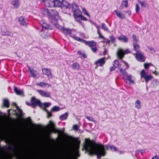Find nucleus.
Listing matches in <instances>:
<instances>
[{"instance_id":"c9c22d12","label":"nucleus","mask_w":159,"mask_h":159,"mask_svg":"<svg viewBox=\"0 0 159 159\" xmlns=\"http://www.w3.org/2000/svg\"><path fill=\"white\" fill-rule=\"evenodd\" d=\"M14 104L16 106V108L18 110V112L20 113V115L21 116H23L24 114L23 113L22 110L21 109H20L19 108V107L18 106H17L16 104L15 103H14Z\"/></svg>"},{"instance_id":"0eeeda50","label":"nucleus","mask_w":159,"mask_h":159,"mask_svg":"<svg viewBox=\"0 0 159 159\" xmlns=\"http://www.w3.org/2000/svg\"><path fill=\"white\" fill-rule=\"evenodd\" d=\"M17 19L20 22V24L25 27H27L28 23L25 19L23 16H21L17 18Z\"/></svg>"},{"instance_id":"0e129e2a","label":"nucleus","mask_w":159,"mask_h":159,"mask_svg":"<svg viewBox=\"0 0 159 159\" xmlns=\"http://www.w3.org/2000/svg\"><path fill=\"white\" fill-rule=\"evenodd\" d=\"M151 159H159V158L157 156L155 157H154Z\"/></svg>"},{"instance_id":"f03ea898","label":"nucleus","mask_w":159,"mask_h":159,"mask_svg":"<svg viewBox=\"0 0 159 159\" xmlns=\"http://www.w3.org/2000/svg\"><path fill=\"white\" fill-rule=\"evenodd\" d=\"M129 53H130V52L129 51L128 49L124 51L122 49L118 48L116 52V54L119 58L121 59L124 57L125 54H128Z\"/></svg>"},{"instance_id":"5fc2aeb1","label":"nucleus","mask_w":159,"mask_h":159,"mask_svg":"<svg viewBox=\"0 0 159 159\" xmlns=\"http://www.w3.org/2000/svg\"><path fill=\"white\" fill-rule=\"evenodd\" d=\"M85 117L87 119L90 121H94V119L92 117L87 116Z\"/></svg>"},{"instance_id":"bf43d9fd","label":"nucleus","mask_w":159,"mask_h":159,"mask_svg":"<svg viewBox=\"0 0 159 159\" xmlns=\"http://www.w3.org/2000/svg\"><path fill=\"white\" fill-rule=\"evenodd\" d=\"M122 61L125 64L126 66V69H128L129 68V65L128 64V63L126 62L124 60H122Z\"/></svg>"},{"instance_id":"7c9ffc66","label":"nucleus","mask_w":159,"mask_h":159,"mask_svg":"<svg viewBox=\"0 0 159 159\" xmlns=\"http://www.w3.org/2000/svg\"><path fill=\"white\" fill-rule=\"evenodd\" d=\"M145 77V78H144V79L145 80V82L147 84H148L149 81L150 80L153 78V77L151 75H148Z\"/></svg>"},{"instance_id":"ddd939ff","label":"nucleus","mask_w":159,"mask_h":159,"mask_svg":"<svg viewBox=\"0 0 159 159\" xmlns=\"http://www.w3.org/2000/svg\"><path fill=\"white\" fill-rule=\"evenodd\" d=\"M83 43L86 45H88L91 48L96 45V43L93 41H86V40H83Z\"/></svg>"},{"instance_id":"dca6fc26","label":"nucleus","mask_w":159,"mask_h":159,"mask_svg":"<svg viewBox=\"0 0 159 159\" xmlns=\"http://www.w3.org/2000/svg\"><path fill=\"white\" fill-rule=\"evenodd\" d=\"M118 39L119 40L125 43H127L128 42V38L124 35H122L119 37Z\"/></svg>"},{"instance_id":"a19ab883","label":"nucleus","mask_w":159,"mask_h":159,"mask_svg":"<svg viewBox=\"0 0 159 159\" xmlns=\"http://www.w3.org/2000/svg\"><path fill=\"white\" fill-rule=\"evenodd\" d=\"M119 70L121 72V74L127 76V73L125 69H120Z\"/></svg>"},{"instance_id":"2eb2a0df","label":"nucleus","mask_w":159,"mask_h":159,"mask_svg":"<svg viewBox=\"0 0 159 159\" xmlns=\"http://www.w3.org/2000/svg\"><path fill=\"white\" fill-rule=\"evenodd\" d=\"M28 69L31 76L34 78H36L37 75L38 74L37 71L36 70H34L33 69H31L29 66H28Z\"/></svg>"},{"instance_id":"338daca9","label":"nucleus","mask_w":159,"mask_h":159,"mask_svg":"<svg viewBox=\"0 0 159 159\" xmlns=\"http://www.w3.org/2000/svg\"><path fill=\"white\" fill-rule=\"evenodd\" d=\"M126 13H127L129 15H130L131 14V11H127Z\"/></svg>"},{"instance_id":"20e7f679","label":"nucleus","mask_w":159,"mask_h":159,"mask_svg":"<svg viewBox=\"0 0 159 159\" xmlns=\"http://www.w3.org/2000/svg\"><path fill=\"white\" fill-rule=\"evenodd\" d=\"M134 55L136 56V58L138 61L140 62H143L145 61L146 58L144 56L143 53L141 51L136 53Z\"/></svg>"},{"instance_id":"f704fd0d","label":"nucleus","mask_w":159,"mask_h":159,"mask_svg":"<svg viewBox=\"0 0 159 159\" xmlns=\"http://www.w3.org/2000/svg\"><path fill=\"white\" fill-rule=\"evenodd\" d=\"M135 105L136 108L139 109L141 108L140 102L139 100H138L135 103Z\"/></svg>"},{"instance_id":"58836bf2","label":"nucleus","mask_w":159,"mask_h":159,"mask_svg":"<svg viewBox=\"0 0 159 159\" xmlns=\"http://www.w3.org/2000/svg\"><path fill=\"white\" fill-rule=\"evenodd\" d=\"M159 84V81L156 79H154L151 83L152 84H153V87L157 86Z\"/></svg>"},{"instance_id":"5701e85b","label":"nucleus","mask_w":159,"mask_h":159,"mask_svg":"<svg viewBox=\"0 0 159 159\" xmlns=\"http://www.w3.org/2000/svg\"><path fill=\"white\" fill-rule=\"evenodd\" d=\"M42 13H43L44 15L46 16H51V14L49 12L48 10V9H43L42 11Z\"/></svg>"},{"instance_id":"9b49d317","label":"nucleus","mask_w":159,"mask_h":159,"mask_svg":"<svg viewBox=\"0 0 159 159\" xmlns=\"http://www.w3.org/2000/svg\"><path fill=\"white\" fill-rule=\"evenodd\" d=\"M73 155V153L70 151L65 152L63 154V157L66 159H70Z\"/></svg>"},{"instance_id":"cd10ccee","label":"nucleus","mask_w":159,"mask_h":159,"mask_svg":"<svg viewBox=\"0 0 159 159\" xmlns=\"http://www.w3.org/2000/svg\"><path fill=\"white\" fill-rule=\"evenodd\" d=\"M74 15V16H80L82 15L81 11L79 9H76L73 11Z\"/></svg>"},{"instance_id":"37998d69","label":"nucleus","mask_w":159,"mask_h":159,"mask_svg":"<svg viewBox=\"0 0 159 159\" xmlns=\"http://www.w3.org/2000/svg\"><path fill=\"white\" fill-rule=\"evenodd\" d=\"M60 110V107L57 106L53 107L52 109V111H57Z\"/></svg>"},{"instance_id":"052dcab7","label":"nucleus","mask_w":159,"mask_h":159,"mask_svg":"<svg viewBox=\"0 0 159 159\" xmlns=\"http://www.w3.org/2000/svg\"><path fill=\"white\" fill-rule=\"evenodd\" d=\"M116 68V67H115V66H113L112 67H110V70L111 71H113L115 69V68Z\"/></svg>"},{"instance_id":"49530a36","label":"nucleus","mask_w":159,"mask_h":159,"mask_svg":"<svg viewBox=\"0 0 159 159\" xmlns=\"http://www.w3.org/2000/svg\"><path fill=\"white\" fill-rule=\"evenodd\" d=\"M54 26L55 27L60 30H63V27L62 26L60 25L57 24H54Z\"/></svg>"},{"instance_id":"f8f14e48","label":"nucleus","mask_w":159,"mask_h":159,"mask_svg":"<svg viewBox=\"0 0 159 159\" xmlns=\"http://www.w3.org/2000/svg\"><path fill=\"white\" fill-rule=\"evenodd\" d=\"M45 6L48 7H54V1H42Z\"/></svg>"},{"instance_id":"a878e982","label":"nucleus","mask_w":159,"mask_h":159,"mask_svg":"<svg viewBox=\"0 0 159 159\" xmlns=\"http://www.w3.org/2000/svg\"><path fill=\"white\" fill-rule=\"evenodd\" d=\"M128 6V1H123L122 2L120 6V8L122 9L124 7H127Z\"/></svg>"},{"instance_id":"9d476101","label":"nucleus","mask_w":159,"mask_h":159,"mask_svg":"<svg viewBox=\"0 0 159 159\" xmlns=\"http://www.w3.org/2000/svg\"><path fill=\"white\" fill-rule=\"evenodd\" d=\"M42 72L43 74L47 75L49 78H52V75L51 72V70L50 69H42Z\"/></svg>"},{"instance_id":"423d86ee","label":"nucleus","mask_w":159,"mask_h":159,"mask_svg":"<svg viewBox=\"0 0 159 159\" xmlns=\"http://www.w3.org/2000/svg\"><path fill=\"white\" fill-rule=\"evenodd\" d=\"M36 91L42 97L51 98V95L50 93L48 91L39 89H37Z\"/></svg>"},{"instance_id":"4c0bfd02","label":"nucleus","mask_w":159,"mask_h":159,"mask_svg":"<svg viewBox=\"0 0 159 159\" xmlns=\"http://www.w3.org/2000/svg\"><path fill=\"white\" fill-rule=\"evenodd\" d=\"M2 33L3 35L10 36L11 34V33L7 30L5 31H2Z\"/></svg>"},{"instance_id":"aec40b11","label":"nucleus","mask_w":159,"mask_h":159,"mask_svg":"<svg viewBox=\"0 0 159 159\" xmlns=\"http://www.w3.org/2000/svg\"><path fill=\"white\" fill-rule=\"evenodd\" d=\"M133 46L134 50L136 52V53H137L141 51L139 49V46L137 43H133Z\"/></svg>"},{"instance_id":"774afa93","label":"nucleus","mask_w":159,"mask_h":159,"mask_svg":"<svg viewBox=\"0 0 159 159\" xmlns=\"http://www.w3.org/2000/svg\"><path fill=\"white\" fill-rule=\"evenodd\" d=\"M153 73L154 74H155L156 75H157L158 74V73L157 72L156 70H155L153 72Z\"/></svg>"},{"instance_id":"864d4df0","label":"nucleus","mask_w":159,"mask_h":159,"mask_svg":"<svg viewBox=\"0 0 159 159\" xmlns=\"http://www.w3.org/2000/svg\"><path fill=\"white\" fill-rule=\"evenodd\" d=\"M150 65H152L151 63H145L144 64V68L146 70L148 68Z\"/></svg>"},{"instance_id":"f3484780","label":"nucleus","mask_w":159,"mask_h":159,"mask_svg":"<svg viewBox=\"0 0 159 159\" xmlns=\"http://www.w3.org/2000/svg\"><path fill=\"white\" fill-rule=\"evenodd\" d=\"M62 8L65 7L66 8H70L71 7V5L66 1H62Z\"/></svg>"},{"instance_id":"69168bd1","label":"nucleus","mask_w":159,"mask_h":159,"mask_svg":"<svg viewBox=\"0 0 159 159\" xmlns=\"http://www.w3.org/2000/svg\"><path fill=\"white\" fill-rule=\"evenodd\" d=\"M99 37L101 38H102L103 39H104V38L103 36H102L101 34H99Z\"/></svg>"},{"instance_id":"c03bdc74","label":"nucleus","mask_w":159,"mask_h":159,"mask_svg":"<svg viewBox=\"0 0 159 159\" xmlns=\"http://www.w3.org/2000/svg\"><path fill=\"white\" fill-rule=\"evenodd\" d=\"M79 9L78 5L75 3H73L72 9L73 11H74L76 9Z\"/></svg>"},{"instance_id":"de8ad7c7","label":"nucleus","mask_w":159,"mask_h":159,"mask_svg":"<svg viewBox=\"0 0 159 159\" xmlns=\"http://www.w3.org/2000/svg\"><path fill=\"white\" fill-rule=\"evenodd\" d=\"M132 37L133 38V43H137L138 42V40L137 39V38H136V36L135 35L133 34L132 35Z\"/></svg>"},{"instance_id":"2f4dec72","label":"nucleus","mask_w":159,"mask_h":159,"mask_svg":"<svg viewBox=\"0 0 159 159\" xmlns=\"http://www.w3.org/2000/svg\"><path fill=\"white\" fill-rule=\"evenodd\" d=\"M72 66L73 69L78 70L80 68V66L79 64L77 63H75L72 65Z\"/></svg>"},{"instance_id":"39448f33","label":"nucleus","mask_w":159,"mask_h":159,"mask_svg":"<svg viewBox=\"0 0 159 159\" xmlns=\"http://www.w3.org/2000/svg\"><path fill=\"white\" fill-rule=\"evenodd\" d=\"M42 106L40 108L43 109V110L46 111L48 115V117H51L52 115L51 112H49L46 108L50 106L51 105V103L49 102H45L42 103Z\"/></svg>"},{"instance_id":"4be33fe9","label":"nucleus","mask_w":159,"mask_h":159,"mask_svg":"<svg viewBox=\"0 0 159 159\" xmlns=\"http://www.w3.org/2000/svg\"><path fill=\"white\" fill-rule=\"evenodd\" d=\"M54 1V6L59 7L62 8V1Z\"/></svg>"},{"instance_id":"7ed1b4c3","label":"nucleus","mask_w":159,"mask_h":159,"mask_svg":"<svg viewBox=\"0 0 159 159\" xmlns=\"http://www.w3.org/2000/svg\"><path fill=\"white\" fill-rule=\"evenodd\" d=\"M31 105L34 106H39L40 107L42 106L41 101L39 100L36 99L34 97L31 98Z\"/></svg>"},{"instance_id":"b1692460","label":"nucleus","mask_w":159,"mask_h":159,"mask_svg":"<svg viewBox=\"0 0 159 159\" xmlns=\"http://www.w3.org/2000/svg\"><path fill=\"white\" fill-rule=\"evenodd\" d=\"M63 32L66 34H68L70 37H72L71 30L68 29H63Z\"/></svg>"},{"instance_id":"bb28decb","label":"nucleus","mask_w":159,"mask_h":159,"mask_svg":"<svg viewBox=\"0 0 159 159\" xmlns=\"http://www.w3.org/2000/svg\"><path fill=\"white\" fill-rule=\"evenodd\" d=\"M19 1H11V3L13 5L14 8H17L19 6Z\"/></svg>"},{"instance_id":"e433bc0d","label":"nucleus","mask_w":159,"mask_h":159,"mask_svg":"<svg viewBox=\"0 0 159 159\" xmlns=\"http://www.w3.org/2000/svg\"><path fill=\"white\" fill-rule=\"evenodd\" d=\"M147 75V73L144 70H142L141 72V76L142 78H143L144 79L145 78V77H146Z\"/></svg>"},{"instance_id":"79ce46f5","label":"nucleus","mask_w":159,"mask_h":159,"mask_svg":"<svg viewBox=\"0 0 159 159\" xmlns=\"http://www.w3.org/2000/svg\"><path fill=\"white\" fill-rule=\"evenodd\" d=\"M77 53L78 55L83 57L84 58H86L87 57L85 54L84 53L82 52L81 51H78Z\"/></svg>"},{"instance_id":"393cba45","label":"nucleus","mask_w":159,"mask_h":159,"mask_svg":"<svg viewBox=\"0 0 159 159\" xmlns=\"http://www.w3.org/2000/svg\"><path fill=\"white\" fill-rule=\"evenodd\" d=\"M69 113L68 112L62 114L60 116V119L61 120H63L66 119Z\"/></svg>"},{"instance_id":"e2e57ef3","label":"nucleus","mask_w":159,"mask_h":159,"mask_svg":"<svg viewBox=\"0 0 159 159\" xmlns=\"http://www.w3.org/2000/svg\"><path fill=\"white\" fill-rule=\"evenodd\" d=\"M138 151L139 152V151H140L141 153L142 154V153H143L144 152H145V150H138Z\"/></svg>"},{"instance_id":"4d7b16f0","label":"nucleus","mask_w":159,"mask_h":159,"mask_svg":"<svg viewBox=\"0 0 159 159\" xmlns=\"http://www.w3.org/2000/svg\"><path fill=\"white\" fill-rule=\"evenodd\" d=\"M109 38L112 43H114L115 40V39L114 36H110Z\"/></svg>"},{"instance_id":"a211bd4d","label":"nucleus","mask_w":159,"mask_h":159,"mask_svg":"<svg viewBox=\"0 0 159 159\" xmlns=\"http://www.w3.org/2000/svg\"><path fill=\"white\" fill-rule=\"evenodd\" d=\"M14 90L15 93L18 95H22L23 94V91L19 89L16 87H14Z\"/></svg>"},{"instance_id":"a18cd8bd","label":"nucleus","mask_w":159,"mask_h":159,"mask_svg":"<svg viewBox=\"0 0 159 159\" xmlns=\"http://www.w3.org/2000/svg\"><path fill=\"white\" fill-rule=\"evenodd\" d=\"M151 51L152 53H154L156 52V50L153 48L152 47H149V46L147 47Z\"/></svg>"},{"instance_id":"c756f323","label":"nucleus","mask_w":159,"mask_h":159,"mask_svg":"<svg viewBox=\"0 0 159 159\" xmlns=\"http://www.w3.org/2000/svg\"><path fill=\"white\" fill-rule=\"evenodd\" d=\"M50 123L51 125L52 128L53 129V132L55 133H57L60 132V130H59L55 128V125L51 121H50Z\"/></svg>"},{"instance_id":"6e6d98bb","label":"nucleus","mask_w":159,"mask_h":159,"mask_svg":"<svg viewBox=\"0 0 159 159\" xmlns=\"http://www.w3.org/2000/svg\"><path fill=\"white\" fill-rule=\"evenodd\" d=\"M73 127L74 129L77 130L79 129V127L77 125H75L73 126Z\"/></svg>"},{"instance_id":"72a5a7b5","label":"nucleus","mask_w":159,"mask_h":159,"mask_svg":"<svg viewBox=\"0 0 159 159\" xmlns=\"http://www.w3.org/2000/svg\"><path fill=\"white\" fill-rule=\"evenodd\" d=\"M72 37L74 39L78 41H80L83 42V40H85L83 39H81L80 37L75 35L72 36Z\"/></svg>"},{"instance_id":"c85d7f7f","label":"nucleus","mask_w":159,"mask_h":159,"mask_svg":"<svg viewBox=\"0 0 159 159\" xmlns=\"http://www.w3.org/2000/svg\"><path fill=\"white\" fill-rule=\"evenodd\" d=\"M37 85L44 88L46 87V85H48V87L49 86V84L43 82H40L39 83H37Z\"/></svg>"},{"instance_id":"13d9d810","label":"nucleus","mask_w":159,"mask_h":159,"mask_svg":"<svg viewBox=\"0 0 159 159\" xmlns=\"http://www.w3.org/2000/svg\"><path fill=\"white\" fill-rule=\"evenodd\" d=\"M91 48L92 51L94 52H96L97 51V48L95 46H94Z\"/></svg>"},{"instance_id":"09e8293b","label":"nucleus","mask_w":159,"mask_h":159,"mask_svg":"<svg viewBox=\"0 0 159 159\" xmlns=\"http://www.w3.org/2000/svg\"><path fill=\"white\" fill-rule=\"evenodd\" d=\"M139 2L142 8H144L147 5L146 3L145 2L140 1Z\"/></svg>"},{"instance_id":"ea45409f","label":"nucleus","mask_w":159,"mask_h":159,"mask_svg":"<svg viewBox=\"0 0 159 159\" xmlns=\"http://www.w3.org/2000/svg\"><path fill=\"white\" fill-rule=\"evenodd\" d=\"M3 103L5 106H6L7 108L9 107V102L8 100L7 99H4L3 101Z\"/></svg>"},{"instance_id":"473e14b6","label":"nucleus","mask_w":159,"mask_h":159,"mask_svg":"<svg viewBox=\"0 0 159 159\" xmlns=\"http://www.w3.org/2000/svg\"><path fill=\"white\" fill-rule=\"evenodd\" d=\"M42 25L43 28L42 29H43L44 28L45 29V30H47V29H49V25L45 22H43L42 24Z\"/></svg>"},{"instance_id":"412c9836","label":"nucleus","mask_w":159,"mask_h":159,"mask_svg":"<svg viewBox=\"0 0 159 159\" xmlns=\"http://www.w3.org/2000/svg\"><path fill=\"white\" fill-rule=\"evenodd\" d=\"M126 79L128 81H126V83L129 84H134V81L132 80V76L131 75H127Z\"/></svg>"},{"instance_id":"6ab92c4d","label":"nucleus","mask_w":159,"mask_h":159,"mask_svg":"<svg viewBox=\"0 0 159 159\" xmlns=\"http://www.w3.org/2000/svg\"><path fill=\"white\" fill-rule=\"evenodd\" d=\"M114 11L116 16L119 18L122 19H124L125 18V16L124 14L118 12L116 10H115Z\"/></svg>"},{"instance_id":"6e6552de","label":"nucleus","mask_w":159,"mask_h":159,"mask_svg":"<svg viewBox=\"0 0 159 159\" xmlns=\"http://www.w3.org/2000/svg\"><path fill=\"white\" fill-rule=\"evenodd\" d=\"M39 34L43 38L47 39L49 36V34L48 33V30L42 29L40 31Z\"/></svg>"},{"instance_id":"680f3d73","label":"nucleus","mask_w":159,"mask_h":159,"mask_svg":"<svg viewBox=\"0 0 159 159\" xmlns=\"http://www.w3.org/2000/svg\"><path fill=\"white\" fill-rule=\"evenodd\" d=\"M107 50L105 48L104 49V52H103V55H105L107 53Z\"/></svg>"},{"instance_id":"1a4fd4ad","label":"nucleus","mask_w":159,"mask_h":159,"mask_svg":"<svg viewBox=\"0 0 159 159\" xmlns=\"http://www.w3.org/2000/svg\"><path fill=\"white\" fill-rule=\"evenodd\" d=\"M106 59L105 57H104L100 59L97 61L95 63L97 64V66H102L105 64Z\"/></svg>"},{"instance_id":"f257e3e1","label":"nucleus","mask_w":159,"mask_h":159,"mask_svg":"<svg viewBox=\"0 0 159 159\" xmlns=\"http://www.w3.org/2000/svg\"><path fill=\"white\" fill-rule=\"evenodd\" d=\"M85 149L90 155H96L98 158H100L102 156L105 155V151L107 150L110 147L112 151L117 152L118 149L115 146H107L101 144H97L93 140H89L87 141L85 144Z\"/></svg>"},{"instance_id":"3c124183","label":"nucleus","mask_w":159,"mask_h":159,"mask_svg":"<svg viewBox=\"0 0 159 159\" xmlns=\"http://www.w3.org/2000/svg\"><path fill=\"white\" fill-rule=\"evenodd\" d=\"M140 8L138 5L137 4H136L135 6V11L137 13H139L140 12Z\"/></svg>"},{"instance_id":"8fccbe9b","label":"nucleus","mask_w":159,"mask_h":159,"mask_svg":"<svg viewBox=\"0 0 159 159\" xmlns=\"http://www.w3.org/2000/svg\"><path fill=\"white\" fill-rule=\"evenodd\" d=\"M102 28L103 29L105 30L106 31H108V29L106 25L104 23H102Z\"/></svg>"},{"instance_id":"4468645a","label":"nucleus","mask_w":159,"mask_h":159,"mask_svg":"<svg viewBox=\"0 0 159 159\" xmlns=\"http://www.w3.org/2000/svg\"><path fill=\"white\" fill-rule=\"evenodd\" d=\"M74 17L75 20L79 23H81V20H83L84 21H86L87 20V19L84 16L82 15L74 16Z\"/></svg>"},{"instance_id":"603ef678","label":"nucleus","mask_w":159,"mask_h":159,"mask_svg":"<svg viewBox=\"0 0 159 159\" xmlns=\"http://www.w3.org/2000/svg\"><path fill=\"white\" fill-rule=\"evenodd\" d=\"M119 65V61L117 60H115L114 61V63L113 65V66H115V67H118Z\"/></svg>"}]
</instances>
